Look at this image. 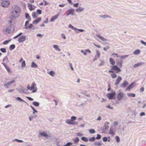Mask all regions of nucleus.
Listing matches in <instances>:
<instances>
[{
    "label": "nucleus",
    "instance_id": "42",
    "mask_svg": "<svg viewBox=\"0 0 146 146\" xmlns=\"http://www.w3.org/2000/svg\"><path fill=\"white\" fill-rule=\"evenodd\" d=\"M49 74L52 76H53L55 75V72L53 71H50L49 73Z\"/></svg>",
    "mask_w": 146,
    "mask_h": 146
},
{
    "label": "nucleus",
    "instance_id": "62",
    "mask_svg": "<svg viewBox=\"0 0 146 146\" xmlns=\"http://www.w3.org/2000/svg\"><path fill=\"white\" fill-rule=\"evenodd\" d=\"M110 48L109 46H107L106 47H104L103 48L104 50L105 51H107V49H108Z\"/></svg>",
    "mask_w": 146,
    "mask_h": 146
},
{
    "label": "nucleus",
    "instance_id": "4",
    "mask_svg": "<svg viewBox=\"0 0 146 146\" xmlns=\"http://www.w3.org/2000/svg\"><path fill=\"white\" fill-rule=\"evenodd\" d=\"M10 4L9 0H3L1 3V6L3 7H7Z\"/></svg>",
    "mask_w": 146,
    "mask_h": 146
},
{
    "label": "nucleus",
    "instance_id": "63",
    "mask_svg": "<svg viewBox=\"0 0 146 146\" xmlns=\"http://www.w3.org/2000/svg\"><path fill=\"white\" fill-rule=\"evenodd\" d=\"M37 13L38 14H41L42 13V11L40 9H38L37 10Z\"/></svg>",
    "mask_w": 146,
    "mask_h": 146
},
{
    "label": "nucleus",
    "instance_id": "30",
    "mask_svg": "<svg viewBox=\"0 0 146 146\" xmlns=\"http://www.w3.org/2000/svg\"><path fill=\"white\" fill-rule=\"evenodd\" d=\"M25 18L26 19L30 21L31 20V18L29 16V15L28 13H25Z\"/></svg>",
    "mask_w": 146,
    "mask_h": 146
},
{
    "label": "nucleus",
    "instance_id": "61",
    "mask_svg": "<svg viewBox=\"0 0 146 146\" xmlns=\"http://www.w3.org/2000/svg\"><path fill=\"white\" fill-rule=\"evenodd\" d=\"M28 6L29 7V9L30 11H31L33 10V9H32V5L28 4Z\"/></svg>",
    "mask_w": 146,
    "mask_h": 146
},
{
    "label": "nucleus",
    "instance_id": "7",
    "mask_svg": "<svg viewBox=\"0 0 146 146\" xmlns=\"http://www.w3.org/2000/svg\"><path fill=\"white\" fill-rule=\"evenodd\" d=\"M16 89L21 94H27V92H25V89L22 86H20V88H16Z\"/></svg>",
    "mask_w": 146,
    "mask_h": 146
},
{
    "label": "nucleus",
    "instance_id": "23",
    "mask_svg": "<svg viewBox=\"0 0 146 146\" xmlns=\"http://www.w3.org/2000/svg\"><path fill=\"white\" fill-rule=\"evenodd\" d=\"M41 21V17H39L37 19L34 20L33 22V24H36L38 23L40 21Z\"/></svg>",
    "mask_w": 146,
    "mask_h": 146
},
{
    "label": "nucleus",
    "instance_id": "29",
    "mask_svg": "<svg viewBox=\"0 0 146 146\" xmlns=\"http://www.w3.org/2000/svg\"><path fill=\"white\" fill-rule=\"evenodd\" d=\"M140 52V50H135L133 52V54L135 55H138Z\"/></svg>",
    "mask_w": 146,
    "mask_h": 146
},
{
    "label": "nucleus",
    "instance_id": "64",
    "mask_svg": "<svg viewBox=\"0 0 146 146\" xmlns=\"http://www.w3.org/2000/svg\"><path fill=\"white\" fill-rule=\"evenodd\" d=\"M140 42H141V43L142 44L145 45V46H146V42H144L143 40H141Z\"/></svg>",
    "mask_w": 146,
    "mask_h": 146
},
{
    "label": "nucleus",
    "instance_id": "40",
    "mask_svg": "<svg viewBox=\"0 0 146 146\" xmlns=\"http://www.w3.org/2000/svg\"><path fill=\"white\" fill-rule=\"evenodd\" d=\"M68 27L69 28H71L72 29H73V30H74L75 31H76L77 29V28L74 27L73 26H72L71 24H69L68 25Z\"/></svg>",
    "mask_w": 146,
    "mask_h": 146
},
{
    "label": "nucleus",
    "instance_id": "41",
    "mask_svg": "<svg viewBox=\"0 0 146 146\" xmlns=\"http://www.w3.org/2000/svg\"><path fill=\"white\" fill-rule=\"evenodd\" d=\"M30 107L33 110V114H34L35 112H38V111L36 110L31 105Z\"/></svg>",
    "mask_w": 146,
    "mask_h": 146
},
{
    "label": "nucleus",
    "instance_id": "10",
    "mask_svg": "<svg viewBox=\"0 0 146 146\" xmlns=\"http://www.w3.org/2000/svg\"><path fill=\"white\" fill-rule=\"evenodd\" d=\"M135 82H133L126 89V90L127 91H129L131 89L133 88L135 86Z\"/></svg>",
    "mask_w": 146,
    "mask_h": 146
},
{
    "label": "nucleus",
    "instance_id": "18",
    "mask_svg": "<svg viewBox=\"0 0 146 146\" xmlns=\"http://www.w3.org/2000/svg\"><path fill=\"white\" fill-rule=\"evenodd\" d=\"M14 18H16L18 17L20 15V14H18V13L16 12H13L12 13V14L11 15Z\"/></svg>",
    "mask_w": 146,
    "mask_h": 146
},
{
    "label": "nucleus",
    "instance_id": "19",
    "mask_svg": "<svg viewBox=\"0 0 146 146\" xmlns=\"http://www.w3.org/2000/svg\"><path fill=\"white\" fill-rule=\"evenodd\" d=\"M144 63L143 62H139L135 64L133 66V67L135 68H136L139 66H141L142 64H144Z\"/></svg>",
    "mask_w": 146,
    "mask_h": 146
},
{
    "label": "nucleus",
    "instance_id": "45",
    "mask_svg": "<svg viewBox=\"0 0 146 146\" xmlns=\"http://www.w3.org/2000/svg\"><path fill=\"white\" fill-rule=\"evenodd\" d=\"M96 139V138L94 137H92V138H90L89 139L90 141H94Z\"/></svg>",
    "mask_w": 146,
    "mask_h": 146
},
{
    "label": "nucleus",
    "instance_id": "50",
    "mask_svg": "<svg viewBox=\"0 0 146 146\" xmlns=\"http://www.w3.org/2000/svg\"><path fill=\"white\" fill-rule=\"evenodd\" d=\"M103 140L104 142H106L107 141H110L109 140H108L107 137H104L102 139Z\"/></svg>",
    "mask_w": 146,
    "mask_h": 146
},
{
    "label": "nucleus",
    "instance_id": "53",
    "mask_svg": "<svg viewBox=\"0 0 146 146\" xmlns=\"http://www.w3.org/2000/svg\"><path fill=\"white\" fill-rule=\"evenodd\" d=\"M15 141H16L20 143L23 142V141H22V140H19L18 139H15V140H13V141L14 142Z\"/></svg>",
    "mask_w": 146,
    "mask_h": 146
},
{
    "label": "nucleus",
    "instance_id": "25",
    "mask_svg": "<svg viewBox=\"0 0 146 146\" xmlns=\"http://www.w3.org/2000/svg\"><path fill=\"white\" fill-rule=\"evenodd\" d=\"M53 48L57 51L60 52L61 50L60 49L58 48V46L56 45H53Z\"/></svg>",
    "mask_w": 146,
    "mask_h": 146
},
{
    "label": "nucleus",
    "instance_id": "1",
    "mask_svg": "<svg viewBox=\"0 0 146 146\" xmlns=\"http://www.w3.org/2000/svg\"><path fill=\"white\" fill-rule=\"evenodd\" d=\"M15 30V26L13 25H11L8 27H6L4 30V32L5 34H8L11 33H13Z\"/></svg>",
    "mask_w": 146,
    "mask_h": 146
},
{
    "label": "nucleus",
    "instance_id": "5",
    "mask_svg": "<svg viewBox=\"0 0 146 146\" xmlns=\"http://www.w3.org/2000/svg\"><path fill=\"white\" fill-rule=\"evenodd\" d=\"M13 11L12 13L16 12L18 13V14H20V11L21 10L20 7L17 6H14L12 7Z\"/></svg>",
    "mask_w": 146,
    "mask_h": 146
},
{
    "label": "nucleus",
    "instance_id": "14",
    "mask_svg": "<svg viewBox=\"0 0 146 146\" xmlns=\"http://www.w3.org/2000/svg\"><path fill=\"white\" fill-rule=\"evenodd\" d=\"M109 123L108 122H106L105 123L104 125V128L102 130L104 131L105 130H108V129L109 126Z\"/></svg>",
    "mask_w": 146,
    "mask_h": 146
},
{
    "label": "nucleus",
    "instance_id": "9",
    "mask_svg": "<svg viewBox=\"0 0 146 146\" xmlns=\"http://www.w3.org/2000/svg\"><path fill=\"white\" fill-rule=\"evenodd\" d=\"M26 39V37L25 35H23L20 37L18 39L19 43L24 42Z\"/></svg>",
    "mask_w": 146,
    "mask_h": 146
},
{
    "label": "nucleus",
    "instance_id": "38",
    "mask_svg": "<svg viewBox=\"0 0 146 146\" xmlns=\"http://www.w3.org/2000/svg\"><path fill=\"white\" fill-rule=\"evenodd\" d=\"M15 44H13L11 45L9 47V49L10 50H12L15 48Z\"/></svg>",
    "mask_w": 146,
    "mask_h": 146
},
{
    "label": "nucleus",
    "instance_id": "21",
    "mask_svg": "<svg viewBox=\"0 0 146 146\" xmlns=\"http://www.w3.org/2000/svg\"><path fill=\"white\" fill-rule=\"evenodd\" d=\"M58 16V14L56 15H55L52 17L50 20V21L51 22H52L54 21L57 19Z\"/></svg>",
    "mask_w": 146,
    "mask_h": 146
},
{
    "label": "nucleus",
    "instance_id": "12",
    "mask_svg": "<svg viewBox=\"0 0 146 146\" xmlns=\"http://www.w3.org/2000/svg\"><path fill=\"white\" fill-rule=\"evenodd\" d=\"M74 9L72 8H71V9L68 10V13L66 15V16L69 15H74Z\"/></svg>",
    "mask_w": 146,
    "mask_h": 146
},
{
    "label": "nucleus",
    "instance_id": "15",
    "mask_svg": "<svg viewBox=\"0 0 146 146\" xmlns=\"http://www.w3.org/2000/svg\"><path fill=\"white\" fill-rule=\"evenodd\" d=\"M84 9V8L79 6V7L76 9V11L78 13H80L83 11Z\"/></svg>",
    "mask_w": 146,
    "mask_h": 146
},
{
    "label": "nucleus",
    "instance_id": "20",
    "mask_svg": "<svg viewBox=\"0 0 146 146\" xmlns=\"http://www.w3.org/2000/svg\"><path fill=\"white\" fill-rule=\"evenodd\" d=\"M121 80L122 78L121 77V76H119L116 81L115 84L117 85L118 84Z\"/></svg>",
    "mask_w": 146,
    "mask_h": 146
},
{
    "label": "nucleus",
    "instance_id": "48",
    "mask_svg": "<svg viewBox=\"0 0 146 146\" xmlns=\"http://www.w3.org/2000/svg\"><path fill=\"white\" fill-rule=\"evenodd\" d=\"M117 143H119L120 141L119 137L117 136L115 137Z\"/></svg>",
    "mask_w": 146,
    "mask_h": 146
},
{
    "label": "nucleus",
    "instance_id": "17",
    "mask_svg": "<svg viewBox=\"0 0 146 146\" xmlns=\"http://www.w3.org/2000/svg\"><path fill=\"white\" fill-rule=\"evenodd\" d=\"M96 36L103 41H105L107 40V39L101 36L100 35L98 34L96 35Z\"/></svg>",
    "mask_w": 146,
    "mask_h": 146
},
{
    "label": "nucleus",
    "instance_id": "8",
    "mask_svg": "<svg viewBox=\"0 0 146 146\" xmlns=\"http://www.w3.org/2000/svg\"><path fill=\"white\" fill-rule=\"evenodd\" d=\"M124 95H125V94L121 92H119L117 96L118 100L119 101L121 100L123 98Z\"/></svg>",
    "mask_w": 146,
    "mask_h": 146
},
{
    "label": "nucleus",
    "instance_id": "34",
    "mask_svg": "<svg viewBox=\"0 0 146 146\" xmlns=\"http://www.w3.org/2000/svg\"><path fill=\"white\" fill-rule=\"evenodd\" d=\"M81 139L83 141L85 142H87L88 141V139L87 138L82 137H81Z\"/></svg>",
    "mask_w": 146,
    "mask_h": 146
},
{
    "label": "nucleus",
    "instance_id": "44",
    "mask_svg": "<svg viewBox=\"0 0 146 146\" xmlns=\"http://www.w3.org/2000/svg\"><path fill=\"white\" fill-rule=\"evenodd\" d=\"M54 139L55 140L56 142V145H59V142L58 141V139L56 138H54Z\"/></svg>",
    "mask_w": 146,
    "mask_h": 146
},
{
    "label": "nucleus",
    "instance_id": "22",
    "mask_svg": "<svg viewBox=\"0 0 146 146\" xmlns=\"http://www.w3.org/2000/svg\"><path fill=\"white\" fill-rule=\"evenodd\" d=\"M116 62L117 64L119 65L120 66H121L122 65V64L123 63L122 60L121 59H117L116 60Z\"/></svg>",
    "mask_w": 146,
    "mask_h": 146
},
{
    "label": "nucleus",
    "instance_id": "56",
    "mask_svg": "<svg viewBox=\"0 0 146 146\" xmlns=\"http://www.w3.org/2000/svg\"><path fill=\"white\" fill-rule=\"evenodd\" d=\"M111 76L112 78H116L117 77V75L113 73L111 74Z\"/></svg>",
    "mask_w": 146,
    "mask_h": 146
},
{
    "label": "nucleus",
    "instance_id": "46",
    "mask_svg": "<svg viewBox=\"0 0 146 146\" xmlns=\"http://www.w3.org/2000/svg\"><path fill=\"white\" fill-rule=\"evenodd\" d=\"M102 143L99 142H95L94 143V145L97 146H100V145H102Z\"/></svg>",
    "mask_w": 146,
    "mask_h": 146
},
{
    "label": "nucleus",
    "instance_id": "43",
    "mask_svg": "<svg viewBox=\"0 0 146 146\" xmlns=\"http://www.w3.org/2000/svg\"><path fill=\"white\" fill-rule=\"evenodd\" d=\"M16 100L18 101L24 102L25 103H26V102L24 100L21 99L20 97H17L16 98Z\"/></svg>",
    "mask_w": 146,
    "mask_h": 146
},
{
    "label": "nucleus",
    "instance_id": "35",
    "mask_svg": "<svg viewBox=\"0 0 146 146\" xmlns=\"http://www.w3.org/2000/svg\"><path fill=\"white\" fill-rule=\"evenodd\" d=\"M33 104L35 106L38 107L39 106V104L37 102H33Z\"/></svg>",
    "mask_w": 146,
    "mask_h": 146
},
{
    "label": "nucleus",
    "instance_id": "13",
    "mask_svg": "<svg viewBox=\"0 0 146 146\" xmlns=\"http://www.w3.org/2000/svg\"><path fill=\"white\" fill-rule=\"evenodd\" d=\"M129 85V83L127 81H124L123 83L121 84L120 87L122 88H125L127 86Z\"/></svg>",
    "mask_w": 146,
    "mask_h": 146
},
{
    "label": "nucleus",
    "instance_id": "49",
    "mask_svg": "<svg viewBox=\"0 0 146 146\" xmlns=\"http://www.w3.org/2000/svg\"><path fill=\"white\" fill-rule=\"evenodd\" d=\"M76 117L75 116H72L71 117V120L72 121H73L74 120H75L76 119Z\"/></svg>",
    "mask_w": 146,
    "mask_h": 146
},
{
    "label": "nucleus",
    "instance_id": "54",
    "mask_svg": "<svg viewBox=\"0 0 146 146\" xmlns=\"http://www.w3.org/2000/svg\"><path fill=\"white\" fill-rule=\"evenodd\" d=\"M72 143L70 142H68L66 144L64 145V146H70L71 145H72Z\"/></svg>",
    "mask_w": 146,
    "mask_h": 146
},
{
    "label": "nucleus",
    "instance_id": "16",
    "mask_svg": "<svg viewBox=\"0 0 146 146\" xmlns=\"http://www.w3.org/2000/svg\"><path fill=\"white\" fill-rule=\"evenodd\" d=\"M15 82V80H13L9 82L6 84H4V86H7V88H8L9 86L11 84Z\"/></svg>",
    "mask_w": 146,
    "mask_h": 146
},
{
    "label": "nucleus",
    "instance_id": "36",
    "mask_svg": "<svg viewBox=\"0 0 146 146\" xmlns=\"http://www.w3.org/2000/svg\"><path fill=\"white\" fill-rule=\"evenodd\" d=\"M66 122L69 124H72V121L70 119H66Z\"/></svg>",
    "mask_w": 146,
    "mask_h": 146
},
{
    "label": "nucleus",
    "instance_id": "26",
    "mask_svg": "<svg viewBox=\"0 0 146 146\" xmlns=\"http://www.w3.org/2000/svg\"><path fill=\"white\" fill-rule=\"evenodd\" d=\"M39 133L40 135L43 136L45 137H47L48 136V135L44 131L40 132Z\"/></svg>",
    "mask_w": 146,
    "mask_h": 146
},
{
    "label": "nucleus",
    "instance_id": "11",
    "mask_svg": "<svg viewBox=\"0 0 146 146\" xmlns=\"http://www.w3.org/2000/svg\"><path fill=\"white\" fill-rule=\"evenodd\" d=\"M111 69L117 71L116 73H118L121 71L120 69L116 65L113 66L111 68Z\"/></svg>",
    "mask_w": 146,
    "mask_h": 146
},
{
    "label": "nucleus",
    "instance_id": "39",
    "mask_svg": "<svg viewBox=\"0 0 146 146\" xmlns=\"http://www.w3.org/2000/svg\"><path fill=\"white\" fill-rule=\"evenodd\" d=\"M32 16L34 19H36L37 18L36 14L35 12H33L32 13Z\"/></svg>",
    "mask_w": 146,
    "mask_h": 146
},
{
    "label": "nucleus",
    "instance_id": "27",
    "mask_svg": "<svg viewBox=\"0 0 146 146\" xmlns=\"http://www.w3.org/2000/svg\"><path fill=\"white\" fill-rule=\"evenodd\" d=\"M73 140L74 143L76 144L79 142V139L78 137H76L75 139H73Z\"/></svg>",
    "mask_w": 146,
    "mask_h": 146
},
{
    "label": "nucleus",
    "instance_id": "51",
    "mask_svg": "<svg viewBox=\"0 0 146 146\" xmlns=\"http://www.w3.org/2000/svg\"><path fill=\"white\" fill-rule=\"evenodd\" d=\"M129 56L128 55H125L124 56H119V57L120 58H121L122 59H125L127 57H128Z\"/></svg>",
    "mask_w": 146,
    "mask_h": 146
},
{
    "label": "nucleus",
    "instance_id": "3",
    "mask_svg": "<svg viewBox=\"0 0 146 146\" xmlns=\"http://www.w3.org/2000/svg\"><path fill=\"white\" fill-rule=\"evenodd\" d=\"M116 95L115 92H113L111 93H108L106 94V96L110 100L114 99V96Z\"/></svg>",
    "mask_w": 146,
    "mask_h": 146
},
{
    "label": "nucleus",
    "instance_id": "2",
    "mask_svg": "<svg viewBox=\"0 0 146 146\" xmlns=\"http://www.w3.org/2000/svg\"><path fill=\"white\" fill-rule=\"evenodd\" d=\"M27 89L30 91H32V92L35 93L36 92L37 90V88L36 87V84L35 82H33L32 83L31 87H30L29 85H28L27 86Z\"/></svg>",
    "mask_w": 146,
    "mask_h": 146
},
{
    "label": "nucleus",
    "instance_id": "6",
    "mask_svg": "<svg viewBox=\"0 0 146 146\" xmlns=\"http://www.w3.org/2000/svg\"><path fill=\"white\" fill-rule=\"evenodd\" d=\"M116 131V130L115 128L111 127H110L109 131L108 133L109 134L113 136Z\"/></svg>",
    "mask_w": 146,
    "mask_h": 146
},
{
    "label": "nucleus",
    "instance_id": "60",
    "mask_svg": "<svg viewBox=\"0 0 146 146\" xmlns=\"http://www.w3.org/2000/svg\"><path fill=\"white\" fill-rule=\"evenodd\" d=\"M104 64H105L104 61V60H102L101 61V63L99 64V65L100 66H103L104 65Z\"/></svg>",
    "mask_w": 146,
    "mask_h": 146
},
{
    "label": "nucleus",
    "instance_id": "59",
    "mask_svg": "<svg viewBox=\"0 0 146 146\" xmlns=\"http://www.w3.org/2000/svg\"><path fill=\"white\" fill-rule=\"evenodd\" d=\"M81 52L82 53H83V54H84V55H86L87 54V53L86 52V51H84L83 50H81Z\"/></svg>",
    "mask_w": 146,
    "mask_h": 146
},
{
    "label": "nucleus",
    "instance_id": "28",
    "mask_svg": "<svg viewBox=\"0 0 146 146\" xmlns=\"http://www.w3.org/2000/svg\"><path fill=\"white\" fill-rule=\"evenodd\" d=\"M38 65L35 64L34 62H32L31 67L33 68H37L38 67Z\"/></svg>",
    "mask_w": 146,
    "mask_h": 146
},
{
    "label": "nucleus",
    "instance_id": "24",
    "mask_svg": "<svg viewBox=\"0 0 146 146\" xmlns=\"http://www.w3.org/2000/svg\"><path fill=\"white\" fill-rule=\"evenodd\" d=\"M2 64L4 66L8 72H9L11 71L9 68L7 66L5 63L4 62H2Z\"/></svg>",
    "mask_w": 146,
    "mask_h": 146
},
{
    "label": "nucleus",
    "instance_id": "31",
    "mask_svg": "<svg viewBox=\"0 0 146 146\" xmlns=\"http://www.w3.org/2000/svg\"><path fill=\"white\" fill-rule=\"evenodd\" d=\"M110 63L112 65H114L115 64V61L113 59L111 58H110Z\"/></svg>",
    "mask_w": 146,
    "mask_h": 146
},
{
    "label": "nucleus",
    "instance_id": "58",
    "mask_svg": "<svg viewBox=\"0 0 146 146\" xmlns=\"http://www.w3.org/2000/svg\"><path fill=\"white\" fill-rule=\"evenodd\" d=\"M11 40H6L5 41L3 42V44H7L9 42H10Z\"/></svg>",
    "mask_w": 146,
    "mask_h": 146
},
{
    "label": "nucleus",
    "instance_id": "52",
    "mask_svg": "<svg viewBox=\"0 0 146 146\" xmlns=\"http://www.w3.org/2000/svg\"><path fill=\"white\" fill-rule=\"evenodd\" d=\"M26 66L25 62V61H23L22 62L21 66L22 67H25Z\"/></svg>",
    "mask_w": 146,
    "mask_h": 146
},
{
    "label": "nucleus",
    "instance_id": "33",
    "mask_svg": "<svg viewBox=\"0 0 146 146\" xmlns=\"http://www.w3.org/2000/svg\"><path fill=\"white\" fill-rule=\"evenodd\" d=\"M100 17L101 18H103L104 19H105L106 18H111V17H109V16L106 15H100Z\"/></svg>",
    "mask_w": 146,
    "mask_h": 146
},
{
    "label": "nucleus",
    "instance_id": "55",
    "mask_svg": "<svg viewBox=\"0 0 146 146\" xmlns=\"http://www.w3.org/2000/svg\"><path fill=\"white\" fill-rule=\"evenodd\" d=\"M0 50L3 53H5L6 52V49L5 48H1Z\"/></svg>",
    "mask_w": 146,
    "mask_h": 146
},
{
    "label": "nucleus",
    "instance_id": "57",
    "mask_svg": "<svg viewBox=\"0 0 146 146\" xmlns=\"http://www.w3.org/2000/svg\"><path fill=\"white\" fill-rule=\"evenodd\" d=\"M97 137L95 138L96 139L98 140L101 139V136L99 134H97Z\"/></svg>",
    "mask_w": 146,
    "mask_h": 146
},
{
    "label": "nucleus",
    "instance_id": "47",
    "mask_svg": "<svg viewBox=\"0 0 146 146\" xmlns=\"http://www.w3.org/2000/svg\"><path fill=\"white\" fill-rule=\"evenodd\" d=\"M89 132L90 133L93 134L95 133V131L94 129H90L89 130Z\"/></svg>",
    "mask_w": 146,
    "mask_h": 146
},
{
    "label": "nucleus",
    "instance_id": "37",
    "mask_svg": "<svg viewBox=\"0 0 146 146\" xmlns=\"http://www.w3.org/2000/svg\"><path fill=\"white\" fill-rule=\"evenodd\" d=\"M127 95L129 97L132 96L133 97H135V94L133 93H128L127 94Z\"/></svg>",
    "mask_w": 146,
    "mask_h": 146
},
{
    "label": "nucleus",
    "instance_id": "32",
    "mask_svg": "<svg viewBox=\"0 0 146 146\" xmlns=\"http://www.w3.org/2000/svg\"><path fill=\"white\" fill-rule=\"evenodd\" d=\"M37 116V115L30 116L29 117L30 121H31L33 118H35Z\"/></svg>",
    "mask_w": 146,
    "mask_h": 146
}]
</instances>
